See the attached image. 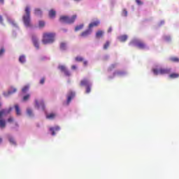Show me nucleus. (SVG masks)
I'll list each match as a JSON object with an SVG mask.
<instances>
[{
    "label": "nucleus",
    "instance_id": "obj_25",
    "mask_svg": "<svg viewBox=\"0 0 179 179\" xmlns=\"http://www.w3.org/2000/svg\"><path fill=\"white\" fill-rule=\"evenodd\" d=\"M84 26L85 25L83 24L76 26L75 28V31H79V30H82V29H83Z\"/></svg>",
    "mask_w": 179,
    "mask_h": 179
},
{
    "label": "nucleus",
    "instance_id": "obj_49",
    "mask_svg": "<svg viewBox=\"0 0 179 179\" xmlns=\"http://www.w3.org/2000/svg\"><path fill=\"white\" fill-rule=\"evenodd\" d=\"M0 143H2V138H0Z\"/></svg>",
    "mask_w": 179,
    "mask_h": 179
},
{
    "label": "nucleus",
    "instance_id": "obj_53",
    "mask_svg": "<svg viewBox=\"0 0 179 179\" xmlns=\"http://www.w3.org/2000/svg\"><path fill=\"white\" fill-rule=\"evenodd\" d=\"M0 107H1V103H0Z\"/></svg>",
    "mask_w": 179,
    "mask_h": 179
},
{
    "label": "nucleus",
    "instance_id": "obj_14",
    "mask_svg": "<svg viewBox=\"0 0 179 179\" xmlns=\"http://www.w3.org/2000/svg\"><path fill=\"white\" fill-rule=\"evenodd\" d=\"M100 24V21L97 20L95 22H93L89 24V29H92V27H97Z\"/></svg>",
    "mask_w": 179,
    "mask_h": 179
},
{
    "label": "nucleus",
    "instance_id": "obj_46",
    "mask_svg": "<svg viewBox=\"0 0 179 179\" xmlns=\"http://www.w3.org/2000/svg\"><path fill=\"white\" fill-rule=\"evenodd\" d=\"M71 69L75 71V69H76V66H75V65L71 66Z\"/></svg>",
    "mask_w": 179,
    "mask_h": 179
},
{
    "label": "nucleus",
    "instance_id": "obj_20",
    "mask_svg": "<svg viewBox=\"0 0 179 179\" xmlns=\"http://www.w3.org/2000/svg\"><path fill=\"white\" fill-rule=\"evenodd\" d=\"M42 12H41V10L40 8H36L34 10V14L36 15V16H41L42 15Z\"/></svg>",
    "mask_w": 179,
    "mask_h": 179
},
{
    "label": "nucleus",
    "instance_id": "obj_8",
    "mask_svg": "<svg viewBox=\"0 0 179 179\" xmlns=\"http://www.w3.org/2000/svg\"><path fill=\"white\" fill-rule=\"evenodd\" d=\"M73 97H75V92L70 91L67 95V104H69L72 101Z\"/></svg>",
    "mask_w": 179,
    "mask_h": 179
},
{
    "label": "nucleus",
    "instance_id": "obj_28",
    "mask_svg": "<svg viewBox=\"0 0 179 179\" xmlns=\"http://www.w3.org/2000/svg\"><path fill=\"white\" fill-rule=\"evenodd\" d=\"M110 47V41H107L103 45V50H107Z\"/></svg>",
    "mask_w": 179,
    "mask_h": 179
},
{
    "label": "nucleus",
    "instance_id": "obj_29",
    "mask_svg": "<svg viewBox=\"0 0 179 179\" xmlns=\"http://www.w3.org/2000/svg\"><path fill=\"white\" fill-rule=\"evenodd\" d=\"M75 60L76 61V62H83V57H76L75 58Z\"/></svg>",
    "mask_w": 179,
    "mask_h": 179
},
{
    "label": "nucleus",
    "instance_id": "obj_10",
    "mask_svg": "<svg viewBox=\"0 0 179 179\" xmlns=\"http://www.w3.org/2000/svg\"><path fill=\"white\" fill-rule=\"evenodd\" d=\"M17 90L16 88L13 87H10L9 90L8 91L7 93H4V96H9L10 94H13V93H16Z\"/></svg>",
    "mask_w": 179,
    "mask_h": 179
},
{
    "label": "nucleus",
    "instance_id": "obj_41",
    "mask_svg": "<svg viewBox=\"0 0 179 179\" xmlns=\"http://www.w3.org/2000/svg\"><path fill=\"white\" fill-rule=\"evenodd\" d=\"M44 82H45V79L42 78L40 81L41 85H44Z\"/></svg>",
    "mask_w": 179,
    "mask_h": 179
},
{
    "label": "nucleus",
    "instance_id": "obj_32",
    "mask_svg": "<svg viewBox=\"0 0 179 179\" xmlns=\"http://www.w3.org/2000/svg\"><path fill=\"white\" fill-rule=\"evenodd\" d=\"M38 26L39 27H44L45 26V22L44 21H39Z\"/></svg>",
    "mask_w": 179,
    "mask_h": 179
},
{
    "label": "nucleus",
    "instance_id": "obj_7",
    "mask_svg": "<svg viewBox=\"0 0 179 179\" xmlns=\"http://www.w3.org/2000/svg\"><path fill=\"white\" fill-rule=\"evenodd\" d=\"M35 104L37 108H40V107H41L42 110H45V106H44V101H41L38 102V100H35Z\"/></svg>",
    "mask_w": 179,
    "mask_h": 179
},
{
    "label": "nucleus",
    "instance_id": "obj_12",
    "mask_svg": "<svg viewBox=\"0 0 179 179\" xmlns=\"http://www.w3.org/2000/svg\"><path fill=\"white\" fill-rule=\"evenodd\" d=\"M32 41L34 43V47L38 50L39 48V45H38V40L37 39V37L36 36H32Z\"/></svg>",
    "mask_w": 179,
    "mask_h": 179
},
{
    "label": "nucleus",
    "instance_id": "obj_33",
    "mask_svg": "<svg viewBox=\"0 0 179 179\" xmlns=\"http://www.w3.org/2000/svg\"><path fill=\"white\" fill-rule=\"evenodd\" d=\"M9 142L12 143V145H16V141H15V139L12 137L9 138Z\"/></svg>",
    "mask_w": 179,
    "mask_h": 179
},
{
    "label": "nucleus",
    "instance_id": "obj_2",
    "mask_svg": "<svg viewBox=\"0 0 179 179\" xmlns=\"http://www.w3.org/2000/svg\"><path fill=\"white\" fill-rule=\"evenodd\" d=\"M25 14L22 16V20L26 27H31V19L30 18V7L27 6L24 9Z\"/></svg>",
    "mask_w": 179,
    "mask_h": 179
},
{
    "label": "nucleus",
    "instance_id": "obj_26",
    "mask_svg": "<svg viewBox=\"0 0 179 179\" xmlns=\"http://www.w3.org/2000/svg\"><path fill=\"white\" fill-rule=\"evenodd\" d=\"M58 69H59V71H61V72H64L66 70V67L64 65H60L58 66Z\"/></svg>",
    "mask_w": 179,
    "mask_h": 179
},
{
    "label": "nucleus",
    "instance_id": "obj_6",
    "mask_svg": "<svg viewBox=\"0 0 179 179\" xmlns=\"http://www.w3.org/2000/svg\"><path fill=\"white\" fill-rule=\"evenodd\" d=\"M152 72L154 73V75H167L169 73H170V72H171V69H152Z\"/></svg>",
    "mask_w": 179,
    "mask_h": 179
},
{
    "label": "nucleus",
    "instance_id": "obj_18",
    "mask_svg": "<svg viewBox=\"0 0 179 179\" xmlns=\"http://www.w3.org/2000/svg\"><path fill=\"white\" fill-rule=\"evenodd\" d=\"M119 40L122 43H124V42L127 41V40H128V36H127V35H122V36H120L119 37Z\"/></svg>",
    "mask_w": 179,
    "mask_h": 179
},
{
    "label": "nucleus",
    "instance_id": "obj_13",
    "mask_svg": "<svg viewBox=\"0 0 179 179\" xmlns=\"http://www.w3.org/2000/svg\"><path fill=\"white\" fill-rule=\"evenodd\" d=\"M59 129H61V128L59 126H55V127L50 128V131H51L52 136L55 135V131L57 132L59 131Z\"/></svg>",
    "mask_w": 179,
    "mask_h": 179
},
{
    "label": "nucleus",
    "instance_id": "obj_39",
    "mask_svg": "<svg viewBox=\"0 0 179 179\" xmlns=\"http://www.w3.org/2000/svg\"><path fill=\"white\" fill-rule=\"evenodd\" d=\"M137 5H143V3L141 0H136Z\"/></svg>",
    "mask_w": 179,
    "mask_h": 179
},
{
    "label": "nucleus",
    "instance_id": "obj_37",
    "mask_svg": "<svg viewBox=\"0 0 179 179\" xmlns=\"http://www.w3.org/2000/svg\"><path fill=\"white\" fill-rule=\"evenodd\" d=\"M90 87H92V85H90L87 87H86V93H90V92H91Z\"/></svg>",
    "mask_w": 179,
    "mask_h": 179
},
{
    "label": "nucleus",
    "instance_id": "obj_52",
    "mask_svg": "<svg viewBox=\"0 0 179 179\" xmlns=\"http://www.w3.org/2000/svg\"><path fill=\"white\" fill-rule=\"evenodd\" d=\"M41 61H44V58H41Z\"/></svg>",
    "mask_w": 179,
    "mask_h": 179
},
{
    "label": "nucleus",
    "instance_id": "obj_24",
    "mask_svg": "<svg viewBox=\"0 0 179 179\" xmlns=\"http://www.w3.org/2000/svg\"><path fill=\"white\" fill-rule=\"evenodd\" d=\"M19 61L20 62H21V64H24L26 62V57H24V55L20 56L19 58Z\"/></svg>",
    "mask_w": 179,
    "mask_h": 179
},
{
    "label": "nucleus",
    "instance_id": "obj_21",
    "mask_svg": "<svg viewBox=\"0 0 179 179\" xmlns=\"http://www.w3.org/2000/svg\"><path fill=\"white\" fill-rule=\"evenodd\" d=\"M169 78H171V79H177V78H179V74L177 73H173L169 75Z\"/></svg>",
    "mask_w": 179,
    "mask_h": 179
},
{
    "label": "nucleus",
    "instance_id": "obj_31",
    "mask_svg": "<svg viewBox=\"0 0 179 179\" xmlns=\"http://www.w3.org/2000/svg\"><path fill=\"white\" fill-rule=\"evenodd\" d=\"M29 99H30V94H28L23 97L22 100L23 101H27V100H29Z\"/></svg>",
    "mask_w": 179,
    "mask_h": 179
},
{
    "label": "nucleus",
    "instance_id": "obj_22",
    "mask_svg": "<svg viewBox=\"0 0 179 179\" xmlns=\"http://www.w3.org/2000/svg\"><path fill=\"white\" fill-rule=\"evenodd\" d=\"M122 75H125L124 71H115L113 73V76H122Z\"/></svg>",
    "mask_w": 179,
    "mask_h": 179
},
{
    "label": "nucleus",
    "instance_id": "obj_3",
    "mask_svg": "<svg viewBox=\"0 0 179 179\" xmlns=\"http://www.w3.org/2000/svg\"><path fill=\"white\" fill-rule=\"evenodd\" d=\"M77 17L78 15H73L71 17L62 15L59 17V22L62 23H66V24H72L73 23H75V20H76Z\"/></svg>",
    "mask_w": 179,
    "mask_h": 179
},
{
    "label": "nucleus",
    "instance_id": "obj_44",
    "mask_svg": "<svg viewBox=\"0 0 179 179\" xmlns=\"http://www.w3.org/2000/svg\"><path fill=\"white\" fill-rule=\"evenodd\" d=\"M83 65H84V66H87V61H84L83 62Z\"/></svg>",
    "mask_w": 179,
    "mask_h": 179
},
{
    "label": "nucleus",
    "instance_id": "obj_42",
    "mask_svg": "<svg viewBox=\"0 0 179 179\" xmlns=\"http://www.w3.org/2000/svg\"><path fill=\"white\" fill-rule=\"evenodd\" d=\"M8 122H13V117H9L8 119Z\"/></svg>",
    "mask_w": 179,
    "mask_h": 179
},
{
    "label": "nucleus",
    "instance_id": "obj_23",
    "mask_svg": "<svg viewBox=\"0 0 179 179\" xmlns=\"http://www.w3.org/2000/svg\"><path fill=\"white\" fill-rule=\"evenodd\" d=\"M60 50L62 51H65V50H66V44L65 43L62 42L60 43Z\"/></svg>",
    "mask_w": 179,
    "mask_h": 179
},
{
    "label": "nucleus",
    "instance_id": "obj_11",
    "mask_svg": "<svg viewBox=\"0 0 179 179\" xmlns=\"http://www.w3.org/2000/svg\"><path fill=\"white\" fill-rule=\"evenodd\" d=\"M91 33H92V30H91V29L90 28L89 29H87V30L83 31V32L80 34V36H81V37H87V36L90 35Z\"/></svg>",
    "mask_w": 179,
    "mask_h": 179
},
{
    "label": "nucleus",
    "instance_id": "obj_36",
    "mask_svg": "<svg viewBox=\"0 0 179 179\" xmlns=\"http://www.w3.org/2000/svg\"><path fill=\"white\" fill-rule=\"evenodd\" d=\"M29 90V86H25L22 88V93H26Z\"/></svg>",
    "mask_w": 179,
    "mask_h": 179
},
{
    "label": "nucleus",
    "instance_id": "obj_34",
    "mask_svg": "<svg viewBox=\"0 0 179 179\" xmlns=\"http://www.w3.org/2000/svg\"><path fill=\"white\" fill-rule=\"evenodd\" d=\"M64 73L66 76H71V72L68 71V69H66V70L64 71Z\"/></svg>",
    "mask_w": 179,
    "mask_h": 179
},
{
    "label": "nucleus",
    "instance_id": "obj_38",
    "mask_svg": "<svg viewBox=\"0 0 179 179\" xmlns=\"http://www.w3.org/2000/svg\"><path fill=\"white\" fill-rule=\"evenodd\" d=\"M5 54V48H1L0 50V57H2Z\"/></svg>",
    "mask_w": 179,
    "mask_h": 179
},
{
    "label": "nucleus",
    "instance_id": "obj_51",
    "mask_svg": "<svg viewBox=\"0 0 179 179\" xmlns=\"http://www.w3.org/2000/svg\"><path fill=\"white\" fill-rule=\"evenodd\" d=\"M8 21L10 22V19L8 18Z\"/></svg>",
    "mask_w": 179,
    "mask_h": 179
},
{
    "label": "nucleus",
    "instance_id": "obj_43",
    "mask_svg": "<svg viewBox=\"0 0 179 179\" xmlns=\"http://www.w3.org/2000/svg\"><path fill=\"white\" fill-rule=\"evenodd\" d=\"M0 23L2 24L3 23V19L2 18V15H0Z\"/></svg>",
    "mask_w": 179,
    "mask_h": 179
},
{
    "label": "nucleus",
    "instance_id": "obj_19",
    "mask_svg": "<svg viewBox=\"0 0 179 179\" xmlns=\"http://www.w3.org/2000/svg\"><path fill=\"white\" fill-rule=\"evenodd\" d=\"M55 117H57V114H55V113H50L46 115V118L48 120H54V118H55Z\"/></svg>",
    "mask_w": 179,
    "mask_h": 179
},
{
    "label": "nucleus",
    "instance_id": "obj_35",
    "mask_svg": "<svg viewBox=\"0 0 179 179\" xmlns=\"http://www.w3.org/2000/svg\"><path fill=\"white\" fill-rule=\"evenodd\" d=\"M122 15V16H128V11H127V9H123Z\"/></svg>",
    "mask_w": 179,
    "mask_h": 179
},
{
    "label": "nucleus",
    "instance_id": "obj_47",
    "mask_svg": "<svg viewBox=\"0 0 179 179\" xmlns=\"http://www.w3.org/2000/svg\"><path fill=\"white\" fill-rule=\"evenodd\" d=\"M0 3L3 4V0H0Z\"/></svg>",
    "mask_w": 179,
    "mask_h": 179
},
{
    "label": "nucleus",
    "instance_id": "obj_15",
    "mask_svg": "<svg viewBox=\"0 0 179 179\" xmlns=\"http://www.w3.org/2000/svg\"><path fill=\"white\" fill-rule=\"evenodd\" d=\"M96 38H101V37H103V36H104V32L102 30H99L96 33Z\"/></svg>",
    "mask_w": 179,
    "mask_h": 179
},
{
    "label": "nucleus",
    "instance_id": "obj_4",
    "mask_svg": "<svg viewBox=\"0 0 179 179\" xmlns=\"http://www.w3.org/2000/svg\"><path fill=\"white\" fill-rule=\"evenodd\" d=\"M129 45L132 47H137L139 50H145V48H146V44L143 43V41L138 39L131 41Z\"/></svg>",
    "mask_w": 179,
    "mask_h": 179
},
{
    "label": "nucleus",
    "instance_id": "obj_45",
    "mask_svg": "<svg viewBox=\"0 0 179 179\" xmlns=\"http://www.w3.org/2000/svg\"><path fill=\"white\" fill-rule=\"evenodd\" d=\"M111 31H113V29L111 27H110L108 29V33H111Z\"/></svg>",
    "mask_w": 179,
    "mask_h": 179
},
{
    "label": "nucleus",
    "instance_id": "obj_40",
    "mask_svg": "<svg viewBox=\"0 0 179 179\" xmlns=\"http://www.w3.org/2000/svg\"><path fill=\"white\" fill-rule=\"evenodd\" d=\"M114 68H115V64H112V65L110 66L109 69H110V71H113V69H114Z\"/></svg>",
    "mask_w": 179,
    "mask_h": 179
},
{
    "label": "nucleus",
    "instance_id": "obj_48",
    "mask_svg": "<svg viewBox=\"0 0 179 179\" xmlns=\"http://www.w3.org/2000/svg\"><path fill=\"white\" fill-rule=\"evenodd\" d=\"M74 1H76V2H79V1H80L82 0H74Z\"/></svg>",
    "mask_w": 179,
    "mask_h": 179
},
{
    "label": "nucleus",
    "instance_id": "obj_9",
    "mask_svg": "<svg viewBox=\"0 0 179 179\" xmlns=\"http://www.w3.org/2000/svg\"><path fill=\"white\" fill-rule=\"evenodd\" d=\"M89 85H90V83L87 78H84L80 81V86L88 87Z\"/></svg>",
    "mask_w": 179,
    "mask_h": 179
},
{
    "label": "nucleus",
    "instance_id": "obj_16",
    "mask_svg": "<svg viewBox=\"0 0 179 179\" xmlns=\"http://www.w3.org/2000/svg\"><path fill=\"white\" fill-rule=\"evenodd\" d=\"M16 115L20 116L22 115V111L20 110V107L19 105H15Z\"/></svg>",
    "mask_w": 179,
    "mask_h": 179
},
{
    "label": "nucleus",
    "instance_id": "obj_27",
    "mask_svg": "<svg viewBox=\"0 0 179 179\" xmlns=\"http://www.w3.org/2000/svg\"><path fill=\"white\" fill-rule=\"evenodd\" d=\"M169 61H171V62H178L179 59L178 57H171Z\"/></svg>",
    "mask_w": 179,
    "mask_h": 179
},
{
    "label": "nucleus",
    "instance_id": "obj_50",
    "mask_svg": "<svg viewBox=\"0 0 179 179\" xmlns=\"http://www.w3.org/2000/svg\"><path fill=\"white\" fill-rule=\"evenodd\" d=\"M15 126L19 127V124H17V123H15Z\"/></svg>",
    "mask_w": 179,
    "mask_h": 179
},
{
    "label": "nucleus",
    "instance_id": "obj_30",
    "mask_svg": "<svg viewBox=\"0 0 179 179\" xmlns=\"http://www.w3.org/2000/svg\"><path fill=\"white\" fill-rule=\"evenodd\" d=\"M27 113L29 117H32L33 115V110H31L30 108L27 109Z\"/></svg>",
    "mask_w": 179,
    "mask_h": 179
},
{
    "label": "nucleus",
    "instance_id": "obj_5",
    "mask_svg": "<svg viewBox=\"0 0 179 179\" xmlns=\"http://www.w3.org/2000/svg\"><path fill=\"white\" fill-rule=\"evenodd\" d=\"M12 111V108H10L9 110L2 109L0 110V128H5L6 127V122L5 120L2 119L3 115H6V114H9Z\"/></svg>",
    "mask_w": 179,
    "mask_h": 179
},
{
    "label": "nucleus",
    "instance_id": "obj_17",
    "mask_svg": "<svg viewBox=\"0 0 179 179\" xmlns=\"http://www.w3.org/2000/svg\"><path fill=\"white\" fill-rule=\"evenodd\" d=\"M56 15H57V12H55V10H50L49 11V17H50V19H54V17H55Z\"/></svg>",
    "mask_w": 179,
    "mask_h": 179
},
{
    "label": "nucleus",
    "instance_id": "obj_1",
    "mask_svg": "<svg viewBox=\"0 0 179 179\" xmlns=\"http://www.w3.org/2000/svg\"><path fill=\"white\" fill-rule=\"evenodd\" d=\"M55 41V34L51 32H45L43 34L42 43L43 44H52Z\"/></svg>",
    "mask_w": 179,
    "mask_h": 179
}]
</instances>
